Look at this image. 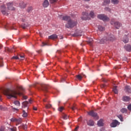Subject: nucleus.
I'll list each match as a JSON object with an SVG mask.
<instances>
[{"label":"nucleus","mask_w":131,"mask_h":131,"mask_svg":"<svg viewBox=\"0 0 131 131\" xmlns=\"http://www.w3.org/2000/svg\"><path fill=\"white\" fill-rule=\"evenodd\" d=\"M3 94L7 96L8 99H11V98H17V95H21V92L20 90L18 91V92L16 90H3Z\"/></svg>","instance_id":"obj_1"},{"label":"nucleus","mask_w":131,"mask_h":131,"mask_svg":"<svg viewBox=\"0 0 131 131\" xmlns=\"http://www.w3.org/2000/svg\"><path fill=\"white\" fill-rule=\"evenodd\" d=\"M13 2L8 3L7 4V8H6L5 5H2L1 6V12L3 15H6L8 16L9 15V11H14L15 8L13 7Z\"/></svg>","instance_id":"obj_2"},{"label":"nucleus","mask_w":131,"mask_h":131,"mask_svg":"<svg viewBox=\"0 0 131 131\" xmlns=\"http://www.w3.org/2000/svg\"><path fill=\"white\" fill-rule=\"evenodd\" d=\"M62 20L68 21V23L65 25L66 28H73L74 26L77 25V21L72 20L70 16H63Z\"/></svg>","instance_id":"obj_3"},{"label":"nucleus","mask_w":131,"mask_h":131,"mask_svg":"<svg viewBox=\"0 0 131 131\" xmlns=\"http://www.w3.org/2000/svg\"><path fill=\"white\" fill-rule=\"evenodd\" d=\"M115 37L114 35L110 34H107L101 40H98L97 42L100 45H103V43H105V42H106V41H113V40H115Z\"/></svg>","instance_id":"obj_4"},{"label":"nucleus","mask_w":131,"mask_h":131,"mask_svg":"<svg viewBox=\"0 0 131 131\" xmlns=\"http://www.w3.org/2000/svg\"><path fill=\"white\" fill-rule=\"evenodd\" d=\"M111 24L112 25H114V26L116 28V29H119L121 26H122V24L119 21H114V19H112L111 21Z\"/></svg>","instance_id":"obj_5"},{"label":"nucleus","mask_w":131,"mask_h":131,"mask_svg":"<svg viewBox=\"0 0 131 131\" xmlns=\"http://www.w3.org/2000/svg\"><path fill=\"white\" fill-rule=\"evenodd\" d=\"M97 18L98 19H100V20H102L103 21H109L110 20L107 16L104 15V14H99L97 16Z\"/></svg>","instance_id":"obj_6"},{"label":"nucleus","mask_w":131,"mask_h":131,"mask_svg":"<svg viewBox=\"0 0 131 131\" xmlns=\"http://www.w3.org/2000/svg\"><path fill=\"white\" fill-rule=\"evenodd\" d=\"M119 122L117 120H113V122L111 123L110 126L111 127H116L117 125H119Z\"/></svg>","instance_id":"obj_7"},{"label":"nucleus","mask_w":131,"mask_h":131,"mask_svg":"<svg viewBox=\"0 0 131 131\" xmlns=\"http://www.w3.org/2000/svg\"><path fill=\"white\" fill-rule=\"evenodd\" d=\"M88 114H89L90 116H92V117L97 118V119L99 118V117L98 116V114L94 112V111H91L88 113Z\"/></svg>","instance_id":"obj_8"},{"label":"nucleus","mask_w":131,"mask_h":131,"mask_svg":"<svg viewBox=\"0 0 131 131\" xmlns=\"http://www.w3.org/2000/svg\"><path fill=\"white\" fill-rule=\"evenodd\" d=\"M82 16L81 17L82 20H88L89 18V13L86 12H82Z\"/></svg>","instance_id":"obj_9"},{"label":"nucleus","mask_w":131,"mask_h":131,"mask_svg":"<svg viewBox=\"0 0 131 131\" xmlns=\"http://www.w3.org/2000/svg\"><path fill=\"white\" fill-rule=\"evenodd\" d=\"M50 5V3L48 0H45L42 3V6L43 8H48V6Z\"/></svg>","instance_id":"obj_10"},{"label":"nucleus","mask_w":131,"mask_h":131,"mask_svg":"<svg viewBox=\"0 0 131 131\" xmlns=\"http://www.w3.org/2000/svg\"><path fill=\"white\" fill-rule=\"evenodd\" d=\"M82 35V31H79V32L74 33L73 36H81Z\"/></svg>","instance_id":"obj_11"},{"label":"nucleus","mask_w":131,"mask_h":131,"mask_svg":"<svg viewBox=\"0 0 131 131\" xmlns=\"http://www.w3.org/2000/svg\"><path fill=\"white\" fill-rule=\"evenodd\" d=\"M87 123L88 125H90V126H94V121H93V120H90L87 122Z\"/></svg>","instance_id":"obj_12"},{"label":"nucleus","mask_w":131,"mask_h":131,"mask_svg":"<svg viewBox=\"0 0 131 131\" xmlns=\"http://www.w3.org/2000/svg\"><path fill=\"white\" fill-rule=\"evenodd\" d=\"M97 125H98V126H103L104 125L103 119H100L99 121H98Z\"/></svg>","instance_id":"obj_13"},{"label":"nucleus","mask_w":131,"mask_h":131,"mask_svg":"<svg viewBox=\"0 0 131 131\" xmlns=\"http://www.w3.org/2000/svg\"><path fill=\"white\" fill-rule=\"evenodd\" d=\"M124 49L126 50V51H127L128 52H129L131 51V46L130 45H125L124 47Z\"/></svg>","instance_id":"obj_14"},{"label":"nucleus","mask_w":131,"mask_h":131,"mask_svg":"<svg viewBox=\"0 0 131 131\" xmlns=\"http://www.w3.org/2000/svg\"><path fill=\"white\" fill-rule=\"evenodd\" d=\"M57 37L58 36L56 34H53L49 36V38H50V39H56Z\"/></svg>","instance_id":"obj_15"},{"label":"nucleus","mask_w":131,"mask_h":131,"mask_svg":"<svg viewBox=\"0 0 131 131\" xmlns=\"http://www.w3.org/2000/svg\"><path fill=\"white\" fill-rule=\"evenodd\" d=\"M122 100L123 101H124V102H128V101H129L130 99L128 96H123L122 98Z\"/></svg>","instance_id":"obj_16"},{"label":"nucleus","mask_w":131,"mask_h":131,"mask_svg":"<svg viewBox=\"0 0 131 131\" xmlns=\"http://www.w3.org/2000/svg\"><path fill=\"white\" fill-rule=\"evenodd\" d=\"M19 7L21 9H24L25 8H26V4L24 3V2H21L19 4Z\"/></svg>","instance_id":"obj_17"},{"label":"nucleus","mask_w":131,"mask_h":131,"mask_svg":"<svg viewBox=\"0 0 131 131\" xmlns=\"http://www.w3.org/2000/svg\"><path fill=\"white\" fill-rule=\"evenodd\" d=\"M123 41L125 43L128 42V37L127 35L124 36V38L123 39Z\"/></svg>","instance_id":"obj_18"},{"label":"nucleus","mask_w":131,"mask_h":131,"mask_svg":"<svg viewBox=\"0 0 131 131\" xmlns=\"http://www.w3.org/2000/svg\"><path fill=\"white\" fill-rule=\"evenodd\" d=\"M41 88L42 91H45V92H48V86H47V85H42Z\"/></svg>","instance_id":"obj_19"},{"label":"nucleus","mask_w":131,"mask_h":131,"mask_svg":"<svg viewBox=\"0 0 131 131\" xmlns=\"http://www.w3.org/2000/svg\"><path fill=\"white\" fill-rule=\"evenodd\" d=\"M27 106H28V101H24L23 102V107H24V108H26Z\"/></svg>","instance_id":"obj_20"},{"label":"nucleus","mask_w":131,"mask_h":131,"mask_svg":"<svg viewBox=\"0 0 131 131\" xmlns=\"http://www.w3.org/2000/svg\"><path fill=\"white\" fill-rule=\"evenodd\" d=\"M28 26H29L28 24H23L21 25V27L22 28H23V29H26V28H27Z\"/></svg>","instance_id":"obj_21"},{"label":"nucleus","mask_w":131,"mask_h":131,"mask_svg":"<svg viewBox=\"0 0 131 131\" xmlns=\"http://www.w3.org/2000/svg\"><path fill=\"white\" fill-rule=\"evenodd\" d=\"M93 38H89V40L87 41V42H88V43L90 45V46H92V44L93 43Z\"/></svg>","instance_id":"obj_22"},{"label":"nucleus","mask_w":131,"mask_h":131,"mask_svg":"<svg viewBox=\"0 0 131 131\" xmlns=\"http://www.w3.org/2000/svg\"><path fill=\"white\" fill-rule=\"evenodd\" d=\"M16 127H9L8 131H16Z\"/></svg>","instance_id":"obj_23"},{"label":"nucleus","mask_w":131,"mask_h":131,"mask_svg":"<svg viewBox=\"0 0 131 131\" xmlns=\"http://www.w3.org/2000/svg\"><path fill=\"white\" fill-rule=\"evenodd\" d=\"M98 28L100 31H104L105 30V28L102 27V26H98Z\"/></svg>","instance_id":"obj_24"},{"label":"nucleus","mask_w":131,"mask_h":131,"mask_svg":"<svg viewBox=\"0 0 131 131\" xmlns=\"http://www.w3.org/2000/svg\"><path fill=\"white\" fill-rule=\"evenodd\" d=\"M28 115V114H27V113H26V112H25V111L23 110V115H22L23 117H27Z\"/></svg>","instance_id":"obj_25"},{"label":"nucleus","mask_w":131,"mask_h":131,"mask_svg":"<svg viewBox=\"0 0 131 131\" xmlns=\"http://www.w3.org/2000/svg\"><path fill=\"white\" fill-rule=\"evenodd\" d=\"M119 3V1L118 0H112V3L114 4V5H117Z\"/></svg>","instance_id":"obj_26"},{"label":"nucleus","mask_w":131,"mask_h":131,"mask_svg":"<svg viewBox=\"0 0 131 131\" xmlns=\"http://www.w3.org/2000/svg\"><path fill=\"white\" fill-rule=\"evenodd\" d=\"M109 4H110V0H104V3H103V5L104 6L109 5Z\"/></svg>","instance_id":"obj_27"},{"label":"nucleus","mask_w":131,"mask_h":131,"mask_svg":"<svg viewBox=\"0 0 131 131\" xmlns=\"http://www.w3.org/2000/svg\"><path fill=\"white\" fill-rule=\"evenodd\" d=\"M125 89L127 92H130L131 91V87L128 85L126 86Z\"/></svg>","instance_id":"obj_28"},{"label":"nucleus","mask_w":131,"mask_h":131,"mask_svg":"<svg viewBox=\"0 0 131 131\" xmlns=\"http://www.w3.org/2000/svg\"><path fill=\"white\" fill-rule=\"evenodd\" d=\"M14 104L16 105V106H18V107H20V102H19V101H14Z\"/></svg>","instance_id":"obj_29"},{"label":"nucleus","mask_w":131,"mask_h":131,"mask_svg":"<svg viewBox=\"0 0 131 131\" xmlns=\"http://www.w3.org/2000/svg\"><path fill=\"white\" fill-rule=\"evenodd\" d=\"M113 91L115 94H118V90L116 89V86L114 87Z\"/></svg>","instance_id":"obj_30"},{"label":"nucleus","mask_w":131,"mask_h":131,"mask_svg":"<svg viewBox=\"0 0 131 131\" xmlns=\"http://www.w3.org/2000/svg\"><path fill=\"white\" fill-rule=\"evenodd\" d=\"M126 111H127V110L125 108H123L121 110L122 113H126Z\"/></svg>","instance_id":"obj_31"},{"label":"nucleus","mask_w":131,"mask_h":131,"mask_svg":"<svg viewBox=\"0 0 131 131\" xmlns=\"http://www.w3.org/2000/svg\"><path fill=\"white\" fill-rule=\"evenodd\" d=\"M90 17H91L92 18H94V17H95V13H94V11H91L90 13Z\"/></svg>","instance_id":"obj_32"},{"label":"nucleus","mask_w":131,"mask_h":131,"mask_svg":"<svg viewBox=\"0 0 131 131\" xmlns=\"http://www.w3.org/2000/svg\"><path fill=\"white\" fill-rule=\"evenodd\" d=\"M18 57H19V59L20 60H24V59H25V56L24 55H19Z\"/></svg>","instance_id":"obj_33"},{"label":"nucleus","mask_w":131,"mask_h":131,"mask_svg":"<svg viewBox=\"0 0 131 131\" xmlns=\"http://www.w3.org/2000/svg\"><path fill=\"white\" fill-rule=\"evenodd\" d=\"M62 118H63V119H64L65 120H66V119H67V118H68V116H67L66 114H62Z\"/></svg>","instance_id":"obj_34"},{"label":"nucleus","mask_w":131,"mask_h":131,"mask_svg":"<svg viewBox=\"0 0 131 131\" xmlns=\"http://www.w3.org/2000/svg\"><path fill=\"white\" fill-rule=\"evenodd\" d=\"M52 107V105L51 104H46L45 105V108H46V109H49L50 108Z\"/></svg>","instance_id":"obj_35"},{"label":"nucleus","mask_w":131,"mask_h":131,"mask_svg":"<svg viewBox=\"0 0 131 131\" xmlns=\"http://www.w3.org/2000/svg\"><path fill=\"white\" fill-rule=\"evenodd\" d=\"M119 119H120L121 121H123V118L122 117V115H119L118 116Z\"/></svg>","instance_id":"obj_36"},{"label":"nucleus","mask_w":131,"mask_h":131,"mask_svg":"<svg viewBox=\"0 0 131 131\" xmlns=\"http://www.w3.org/2000/svg\"><path fill=\"white\" fill-rule=\"evenodd\" d=\"M22 120L21 119H16V121L15 122H17L18 124H20L21 123Z\"/></svg>","instance_id":"obj_37"},{"label":"nucleus","mask_w":131,"mask_h":131,"mask_svg":"<svg viewBox=\"0 0 131 131\" xmlns=\"http://www.w3.org/2000/svg\"><path fill=\"white\" fill-rule=\"evenodd\" d=\"M63 110H64V107L63 106H60L58 108V111H59V112H62Z\"/></svg>","instance_id":"obj_38"},{"label":"nucleus","mask_w":131,"mask_h":131,"mask_svg":"<svg viewBox=\"0 0 131 131\" xmlns=\"http://www.w3.org/2000/svg\"><path fill=\"white\" fill-rule=\"evenodd\" d=\"M58 0H49L50 4H55V3H57Z\"/></svg>","instance_id":"obj_39"},{"label":"nucleus","mask_w":131,"mask_h":131,"mask_svg":"<svg viewBox=\"0 0 131 131\" xmlns=\"http://www.w3.org/2000/svg\"><path fill=\"white\" fill-rule=\"evenodd\" d=\"M18 90H19V91H21L22 92H24V88L22 86H19L17 87Z\"/></svg>","instance_id":"obj_40"},{"label":"nucleus","mask_w":131,"mask_h":131,"mask_svg":"<svg viewBox=\"0 0 131 131\" xmlns=\"http://www.w3.org/2000/svg\"><path fill=\"white\" fill-rule=\"evenodd\" d=\"M32 10H33L32 7H30L28 8L27 11L28 12V13H30V12H31Z\"/></svg>","instance_id":"obj_41"},{"label":"nucleus","mask_w":131,"mask_h":131,"mask_svg":"<svg viewBox=\"0 0 131 131\" xmlns=\"http://www.w3.org/2000/svg\"><path fill=\"white\" fill-rule=\"evenodd\" d=\"M77 78H78V79H79V80H81V79H82V77L81 76H80V75H77Z\"/></svg>","instance_id":"obj_42"},{"label":"nucleus","mask_w":131,"mask_h":131,"mask_svg":"<svg viewBox=\"0 0 131 131\" xmlns=\"http://www.w3.org/2000/svg\"><path fill=\"white\" fill-rule=\"evenodd\" d=\"M17 119H16L15 118H12L11 119V121H12V122H16Z\"/></svg>","instance_id":"obj_43"},{"label":"nucleus","mask_w":131,"mask_h":131,"mask_svg":"<svg viewBox=\"0 0 131 131\" xmlns=\"http://www.w3.org/2000/svg\"><path fill=\"white\" fill-rule=\"evenodd\" d=\"M12 59H15V60H18L19 59H20V57H19V56H13Z\"/></svg>","instance_id":"obj_44"},{"label":"nucleus","mask_w":131,"mask_h":131,"mask_svg":"<svg viewBox=\"0 0 131 131\" xmlns=\"http://www.w3.org/2000/svg\"><path fill=\"white\" fill-rule=\"evenodd\" d=\"M4 66V63H3V60L0 59V67H3Z\"/></svg>","instance_id":"obj_45"},{"label":"nucleus","mask_w":131,"mask_h":131,"mask_svg":"<svg viewBox=\"0 0 131 131\" xmlns=\"http://www.w3.org/2000/svg\"><path fill=\"white\" fill-rule=\"evenodd\" d=\"M6 52H11V49L9 48H5Z\"/></svg>","instance_id":"obj_46"},{"label":"nucleus","mask_w":131,"mask_h":131,"mask_svg":"<svg viewBox=\"0 0 131 131\" xmlns=\"http://www.w3.org/2000/svg\"><path fill=\"white\" fill-rule=\"evenodd\" d=\"M104 10H105V11H111V9H110V8H109L108 7H105L104 8Z\"/></svg>","instance_id":"obj_47"},{"label":"nucleus","mask_w":131,"mask_h":131,"mask_svg":"<svg viewBox=\"0 0 131 131\" xmlns=\"http://www.w3.org/2000/svg\"><path fill=\"white\" fill-rule=\"evenodd\" d=\"M128 110L131 111V104H129L127 106Z\"/></svg>","instance_id":"obj_48"},{"label":"nucleus","mask_w":131,"mask_h":131,"mask_svg":"<svg viewBox=\"0 0 131 131\" xmlns=\"http://www.w3.org/2000/svg\"><path fill=\"white\" fill-rule=\"evenodd\" d=\"M0 110L4 111L5 110V107H3V106L0 105Z\"/></svg>","instance_id":"obj_49"},{"label":"nucleus","mask_w":131,"mask_h":131,"mask_svg":"<svg viewBox=\"0 0 131 131\" xmlns=\"http://www.w3.org/2000/svg\"><path fill=\"white\" fill-rule=\"evenodd\" d=\"M45 46H48V44L45 42H42V47H45Z\"/></svg>","instance_id":"obj_50"},{"label":"nucleus","mask_w":131,"mask_h":131,"mask_svg":"<svg viewBox=\"0 0 131 131\" xmlns=\"http://www.w3.org/2000/svg\"><path fill=\"white\" fill-rule=\"evenodd\" d=\"M23 127L24 129H27V125H24L23 126Z\"/></svg>","instance_id":"obj_51"},{"label":"nucleus","mask_w":131,"mask_h":131,"mask_svg":"<svg viewBox=\"0 0 131 131\" xmlns=\"http://www.w3.org/2000/svg\"><path fill=\"white\" fill-rule=\"evenodd\" d=\"M71 109H72V110H73V111H74V110H75V109H76V107H75V106H73V107H71Z\"/></svg>","instance_id":"obj_52"},{"label":"nucleus","mask_w":131,"mask_h":131,"mask_svg":"<svg viewBox=\"0 0 131 131\" xmlns=\"http://www.w3.org/2000/svg\"><path fill=\"white\" fill-rule=\"evenodd\" d=\"M79 126H78V127H76L75 128V131H77V130H78V128H79Z\"/></svg>","instance_id":"obj_53"},{"label":"nucleus","mask_w":131,"mask_h":131,"mask_svg":"<svg viewBox=\"0 0 131 131\" xmlns=\"http://www.w3.org/2000/svg\"><path fill=\"white\" fill-rule=\"evenodd\" d=\"M105 86H106V85H105L104 84H103L102 85H101V88H105Z\"/></svg>","instance_id":"obj_54"},{"label":"nucleus","mask_w":131,"mask_h":131,"mask_svg":"<svg viewBox=\"0 0 131 131\" xmlns=\"http://www.w3.org/2000/svg\"><path fill=\"white\" fill-rule=\"evenodd\" d=\"M33 110H35V111H36V110H37V107H33Z\"/></svg>","instance_id":"obj_55"},{"label":"nucleus","mask_w":131,"mask_h":131,"mask_svg":"<svg viewBox=\"0 0 131 131\" xmlns=\"http://www.w3.org/2000/svg\"><path fill=\"white\" fill-rule=\"evenodd\" d=\"M0 131H5V128H1Z\"/></svg>","instance_id":"obj_56"},{"label":"nucleus","mask_w":131,"mask_h":131,"mask_svg":"<svg viewBox=\"0 0 131 131\" xmlns=\"http://www.w3.org/2000/svg\"><path fill=\"white\" fill-rule=\"evenodd\" d=\"M23 98H24L25 100H27V96H23Z\"/></svg>","instance_id":"obj_57"},{"label":"nucleus","mask_w":131,"mask_h":131,"mask_svg":"<svg viewBox=\"0 0 131 131\" xmlns=\"http://www.w3.org/2000/svg\"><path fill=\"white\" fill-rule=\"evenodd\" d=\"M29 102L30 104H31V103H32V100L30 99V100H29Z\"/></svg>","instance_id":"obj_58"},{"label":"nucleus","mask_w":131,"mask_h":131,"mask_svg":"<svg viewBox=\"0 0 131 131\" xmlns=\"http://www.w3.org/2000/svg\"><path fill=\"white\" fill-rule=\"evenodd\" d=\"M13 110H16V111H18V109H17L15 107H13Z\"/></svg>","instance_id":"obj_59"},{"label":"nucleus","mask_w":131,"mask_h":131,"mask_svg":"<svg viewBox=\"0 0 131 131\" xmlns=\"http://www.w3.org/2000/svg\"><path fill=\"white\" fill-rule=\"evenodd\" d=\"M78 121H81V118L78 119Z\"/></svg>","instance_id":"obj_60"},{"label":"nucleus","mask_w":131,"mask_h":131,"mask_svg":"<svg viewBox=\"0 0 131 131\" xmlns=\"http://www.w3.org/2000/svg\"><path fill=\"white\" fill-rule=\"evenodd\" d=\"M83 1H84V2H90V1L91 0H83Z\"/></svg>","instance_id":"obj_61"},{"label":"nucleus","mask_w":131,"mask_h":131,"mask_svg":"<svg viewBox=\"0 0 131 131\" xmlns=\"http://www.w3.org/2000/svg\"><path fill=\"white\" fill-rule=\"evenodd\" d=\"M2 48H3V45L0 44V49H2Z\"/></svg>","instance_id":"obj_62"},{"label":"nucleus","mask_w":131,"mask_h":131,"mask_svg":"<svg viewBox=\"0 0 131 131\" xmlns=\"http://www.w3.org/2000/svg\"><path fill=\"white\" fill-rule=\"evenodd\" d=\"M0 101H2V96L0 95Z\"/></svg>","instance_id":"obj_63"},{"label":"nucleus","mask_w":131,"mask_h":131,"mask_svg":"<svg viewBox=\"0 0 131 131\" xmlns=\"http://www.w3.org/2000/svg\"><path fill=\"white\" fill-rule=\"evenodd\" d=\"M43 102H47V100H46V99H43Z\"/></svg>","instance_id":"obj_64"}]
</instances>
